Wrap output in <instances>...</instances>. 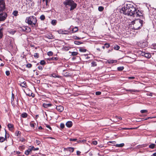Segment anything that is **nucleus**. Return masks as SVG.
Here are the masks:
<instances>
[{"instance_id":"45","label":"nucleus","mask_w":156,"mask_h":156,"mask_svg":"<svg viewBox=\"0 0 156 156\" xmlns=\"http://www.w3.org/2000/svg\"><path fill=\"white\" fill-rule=\"evenodd\" d=\"M152 48H153L154 49H156V44H153L152 45Z\"/></svg>"},{"instance_id":"21","label":"nucleus","mask_w":156,"mask_h":156,"mask_svg":"<svg viewBox=\"0 0 156 156\" xmlns=\"http://www.w3.org/2000/svg\"><path fill=\"white\" fill-rule=\"evenodd\" d=\"M124 146V143H122L120 144H116L115 146L117 147H122Z\"/></svg>"},{"instance_id":"64","label":"nucleus","mask_w":156,"mask_h":156,"mask_svg":"<svg viewBox=\"0 0 156 156\" xmlns=\"http://www.w3.org/2000/svg\"><path fill=\"white\" fill-rule=\"evenodd\" d=\"M152 155H153V156H156V152H155V153H154V154H153Z\"/></svg>"},{"instance_id":"63","label":"nucleus","mask_w":156,"mask_h":156,"mask_svg":"<svg viewBox=\"0 0 156 156\" xmlns=\"http://www.w3.org/2000/svg\"><path fill=\"white\" fill-rule=\"evenodd\" d=\"M75 38L76 39H80V38H79L78 37H77V36H76L75 37Z\"/></svg>"},{"instance_id":"20","label":"nucleus","mask_w":156,"mask_h":156,"mask_svg":"<svg viewBox=\"0 0 156 156\" xmlns=\"http://www.w3.org/2000/svg\"><path fill=\"white\" fill-rule=\"evenodd\" d=\"M31 31V30L30 27L27 26L26 27V32L27 33H29Z\"/></svg>"},{"instance_id":"27","label":"nucleus","mask_w":156,"mask_h":156,"mask_svg":"<svg viewBox=\"0 0 156 156\" xmlns=\"http://www.w3.org/2000/svg\"><path fill=\"white\" fill-rule=\"evenodd\" d=\"M155 145L154 144H151L149 145V147L151 149H153L154 148Z\"/></svg>"},{"instance_id":"8","label":"nucleus","mask_w":156,"mask_h":156,"mask_svg":"<svg viewBox=\"0 0 156 156\" xmlns=\"http://www.w3.org/2000/svg\"><path fill=\"white\" fill-rule=\"evenodd\" d=\"M58 32L60 34H68L69 32L67 30H64L62 29H60L58 30Z\"/></svg>"},{"instance_id":"26","label":"nucleus","mask_w":156,"mask_h":156,"mask_svg":"<svg viewBox=\"0 0 156 156\" xmlns=\"http://www.w3.org/2000/svg\"><path fill=\"white\" fill-rule=\"evenodd\" d=\"M119 48V46L118 45H115L114 46V48L115 50H118Z\"/></svg>"},{"instance_id":"16","label":"nucleus","mask_w":156,"mask_h":156,"mask_svg":"<svg viewBox=\"0 0 156 156\" xmlns=\"http://www.w3.org/2000/svg\"><path fill=\"white\" fill-rule=\"evenodd\" d=\"M135 20H134L130 24V25L129 27V28H130L131 29H135L133 26H132V25H133V26L134 24H135Z\"/></svg>"},{"instance_id":"41","label":"nucleus","mask_w":156,"mask_h":156,"mask_svg":"<svg viewBox=\"0 0 156 156\" xmlns=\"http://www.w3.org/2000/svg\"><path fill=\"white\" fill-rule=\"evenodd\" d=\"M117 62L116 60H111L109 62V63H115Z\"/></svg>"},{"instance_id":"38","label":"nucleus","mask_w":156,"mask_h":156,"mask_svg":"<svg viewBox=\"0 0 156 156\" xmlns=\"http://www.w3.org/2000/svg\"><path fill=\"white\" fill-rule=\"evenodd\" d=\"M140 112L141 113H147V110H142L140 111Z\"/></svg>"},{"instance_id":"52","label":"nucleus","mask_w":156,"mask_h":156,"mask_svg":"<svg viewBox=\"0 0 156 156\" xmlns=\"http://www.w3.org/2000/svg\"><path fill=\"white\" fill-rule=\"evenodd\" d=\"M155 118V117H148L146 118L144 120H147L149 119H151L152 118Z\"/></svg>"},{"instance_id":"40","label":"nucleus","mask_w":156,"mask_h":156,"mask_svg":"<svg viewBox=\"0 0 156 156\" xmlns=\"http://www.w3.org/2000/svg\"><path fill=\"white\" fill-rule=\"evenodd\" d=\"M47 54L48 56H51L53 55V52L51 51H49L48 52Z\"/></svg>"},{"instance_id":"36","label":"nucleus","mask_w":156,"mask_h":156,"mask_svg":"<svg viewBox=\"0 0 156 156\" xmlns=\"http://www.w3.org/2000/svg\"><path fill=\"white\" fill-rule=\"evenodd\" d=\"M34 56L35 58H38L39 57V55H38V54L37 53H35L34 55Z\"/></svg>"},{"instance_id":"55","label":"nucleus","mask_w":156,"mask_h":156,"mask_svg":"<svg viewBox=\"0 0 156 156\" xmlns=\"http://www.w3.org/2000/svg\"><path fill=\"white\" fill-rule=\"evenodd\" d=\"M38 68L40 70H41L43 69V68L41 66H38Z\"/></svg>"},{"instance_id":"62","label":"nucleus","mask_w":156,"mask_h":156,"mask_svg":"<svg viewBox=\"0 0 156 156\" xmlns=\"http://www.w3.org/2000/svg\"><path fill=\"white\" fill-rule=\"evenodd\" d=\"M64 49L66 50H68L69 49V48L68 47H65L64 48Z\"/></svg>"},{"instance_id":"9","label":"nucleus","mask_w":156,"mask_h":156,"mask_svg":"<svg viewBox=\"0 0 156 156\" xmlns=\"http://www.w3.org/2000/svg\"><path fill=\"white\" fill-rule=\"evenodd\" d=\"M57 110L59 112H61L63 111L64 110L63 107L61 105H59L56 107Z\"/></svg>"},{"instance_id":"22","label":"nucleus","mask_w":156,"mask_h":156,"mask_svg":"<svg viewBox=\"0 0 156 156\" xmlns=\"http://www.w3.org/2000/svg\"><path fill=\"white\" fill-rule=\"evenodd\" d=\"M26 27L25 26L21 27L20 28V30H22L23 32H26Z\"/></svg>"},{"instance_id":"37","label":"nucleus","mask_w":156,"mask_h":156,"mask_svg":"<svg viewBox=\"0 0 156 156\" xmlns=\"http://www.w3.org/2000/svg\"><path fill=\"white\" fill-rule=\"evenodd\" d=\"M26 67L28 68H30L32 66V65L30 63H28L26 65Z\"/></svg>"},{"instance_id":"47","label":"nucleus","mask_w":156,"mask_h":156,"mask_svg":"<svg viewBox=\"0 0 156 156\" xmlns=\"http://www.w3.org/2000/svg\"><path fill=\"white\" fill-rule=\"evenodd\" d=\"M36 143L37 145H39L40 144L41 142L39 140H36Z\"/></svg>"},{"instance_id":"35","label":"nucleus","mask_w":156,"mask_h":156,"mask_svg":"<svg viewBox=\"0 0 156 156\" xmlns=\"http://www.w3.org/2000/svg\"><path fill=\"white\" fill-rule=\"evenodd\" d=\"M104 46L107 48H108L110 46V44L107 43H105L104 44Z\"/></svg>"},{"instance_id":"30","label":"nucleus","mask_w":156,"mask_h":156,"mask_svg":"<svg viewBox=\"0 0 156 156\" xmlns=\"http://www.w3.org/2000/svg\"><path fill=\"white\" fill-rule=\"evenodd\" d=\"M104 8V7L102 6H99L98 8V10L99 11H103Z\"/></svg>"},{"instance_id":"3","label":"nucleus","mask_w":156,"mask_h":156,"mask_svg":"<svg viewBox=\"0 0 156 156\" xmlns=\"http://www.w3.org/2000/svg\"><path fill=\"white\" fill-rule=\"evenodd\" d=\"M63 4L66 7L67 5L71 7L70 10L72 11L76 8L77 4L73 0H66L63 2Z\"/></svg>"},{"instance_id":"33","label":"nucleus","mask_w":156,"mask_h":156,"mask_svg":"<svg viewBox=\"0 0 156 156\" xmlns=\"http://www.w3.org/2000/svg\"><path fill=\"white\" fill-rule=\"evenodd\" d=\"M91 66H97V64L96 63V62H94V61H93V62H91Z\"/></svg>"},{"instance_id":"24","label":"nucleus","mask_w":156,"mask_h":156,"mask_svg":"<svg viewBox=\"0 0 156 156\" xmlns=\"http://www.w3.org/2000/svg\"><path fill=\"white\" fill-rule=\"evenodd\" d=\"M78 30V27H75L72 30L73 32V33L76 32Z\"/></svg>"},{"instance_id":"23","label":"nucleus","mask_w":156,"mask_h":156,"mask_svg":"<svg viewBox=\"0 0 156 156\" xmlns=\"http://www.w3.org/2000/svg\"><path fill=\"white\" fill-rule=\"evenodd\" d=\"M58 59V58L57 57H52L51 58H49V59L50 60H52V61H56Z\"/></svg>"},{"instance_id":"28","label":"nucleus","mask_w":156,"mask_h":156,"mask_svg":"<svg viewBox=\"0 0 156 156\" xmlns=\"http://www.w3.org/2000/svg\"><path fill=\"white\" fill-rule=\"evenodd\" d=\"M124 67L123 66L119 67L117 68V69L119 71H121L124 69Z\"/></svg>"},{"instance_id":"31","label":"nucleus","mask_w":156,"mask_h":156,"mask_svg":"<svg viewBox=\"0 0 156 156\" xmlns=\"http://www.w3.org/2000/svg\"><path fill=\"white\" fill-rule=\"evenodd\" d=\"M40 19L41 20H44L45 19V17L44 15H41L40 17Z\"/></svg>"},{"instance_id":"43","label":"nucleus","mask_w":156,"mask_h":156,"mask_svg":"<svg viewBox=\"0 0 156 156\" xmlns=\"http://www.w3.org/2000/svg\"><path fill=\"white\" fill-rule=\"evenodd\" d=\"M65 127V125L63 123H61L60 124V127L61 129H63Z\"/></svg>"},{"instance_id":"56","label":"nucleus","mask_w":156,"mask_h":156,"mask_svg":"<svg viewBox=\"0 0 156 156\" xmlns=\"http://www.w3.org/2000/svg\"><path fill=\"white\" fill-rule=\"evenodd\" d=\"M46 127L47 128H49V129H50L51 130V127L48 125H47L46 126Z\"/></svg>"},{"instance_id":"1","label":"nucleus","mask_w":156,"mask_h":156,"mask_svg":"<svg viewBox=\"0 0 156 156\" xmlns=\"http://www.w3.org/2000/svg\"><path fill=\"white\" fill-rule=\"evenodd\" d=\"M136 10V8L133 5V4L129 2L125 4L124 6L121 9V13L125 15L133 16L134 15Z\"/></svg>"},{"instance_id":"17","label":"nucleus","mask_w":156,"mask_h":156,"mask_svg":"<svg viewBox=\"0 0 156 156\" xmlns=\"http://www.w3.org/2000/svg\"><path fill=\"white\" fill-rule=\"evenodd\" d=\"M45 37L48 39H52L54 38V37L52 34H50L45 36Z\"/></svg>"},{"instance_id":"4","label":"nucleus","mask_w":156,"mask_h":156,"mask_svg":"<svg viewBox=\"0 0 156 156\" xmlns=\"http://www.w3.org/2000/svg\"><path fill=\"white\" fill-rule=\"evenodd\" d=\"M143 12V11L141 10L140 11L139 10H137V17L140 16V18L142 19L141 20L137 18V21H139V23L140 25V26L141 27L142 26H143L144 20Z\"/></svg>"},{"instance_id":"12","label":"nucleus","mask_w":156,"mask_h":156,"mask_svg":"<svg viewBox=\"0 0 156 156\" xmlns=\"http://www.w3.org/2000/svg\"><path fill=\"white\" fill-rule=\"evenodd\" d=\"M66 125L67 127L69 128L72 126L73 123L71 121H68L66 123Z\"/></svg>"},{"instance_id":"46","label":"nucleus","mask_w":156,"mask_h":156,"mask_svg":"<svg viewBox=\"0 0 156 156\" xmlns=\"http://www.w3.org/2000/svg\"><path fill=\"white\" fill-rule=\"evenodd\" d=\"M95 94L97 95H100L101 94V92L100 91H97L96 92Z\"/></svg>"},{"instance_id":"42","label":"nucleus","mask_w":156,"mask_h":156,"mask_svg":"<svg viewBox=\"0 0 156 156\" xmlns=\"http://www.w3.org/2000/svg\"><path fill=\"white\" fill-rule=\"evenodd\" d=\"M56 22V20H53L51 21V23L53 25H55Z\"/></svg>"},{"instance_id":"51","label":"nucleus","mask_w":156,"mask_h":156,"mask_svg":"<svg viewBox=\"0 0 156 156\" xmlns=\"http://www.w3.org/2000/svg\"><path fill=\"white\" fill-rule=\"evenodd\" d=\"M69 140L70 141H76L77 140V139L76 138L72 139L71 138L69 139Z\"/></svg>"},{"instance_id":"10","label":"nucleus","mask_w":156,"mask_h":156,"mask_svg":"<svg viewBox=\"0 0 156 156\" xmlns=\"http://www.w3.org/2000/svg\"><path fill=\"white\" fill-rule=\"evenodd\" d=\"M7 126L9 130L12 131L14 129L13 125L12 124L9 123L8 124Z\"/></svg>"},{"instance_id":"50","label":"nucleus","mask_w":156,"mask_h":156,"mask_svg":"<svg viewBox=\"0 0 156 156\" xmlns=\"http://www.w3.org/2000/svg\"><path fill=\"white\" fill-rule=\"evenodd\" d=\"M5 74H6V75L7 76H8L10 74L9 71H6L5 72Z\"/></svg>"},{"instance_id":"61","label":"nucleus","mask_w":156,"mask_h":156,"mask_svg":"<svg viewBox=\"0 0 156 156\" xmlns=\"http://www.w3.org/2000/svg\"><path fill=\"white\" fill-rule=\"evenodd\" d=\"M141 121V119L140 118H137V122Z\"/></svg>"},{"instance_id":"2","label":"nucleus","mask_w":156,"mask_h":156,"mask_svg":"<svg viewBox=\"0 0 156 156\" xmlns=\"http://www.w3.org/2000/svg\"><path fill=\"white\" fill-rule=\"evenodd\" d=\"M26 22L28 24L31 25L33 27H34L35 26L37 22V20L36 18L34 16H30L27 17Z\"/></svg>"},{"instance_id":"13","label":"nucleus","mask_w":156,"mask_h":156,"mask_svg":"<svg viewBox=\"0 0 156 156\" xmlns=\"http://www.w3.org/2000/svg\"><path fill=\"white\" fill-rule=\"evenodd\" d=\"M52 105V104H50V103L47 104V103H44L43 104V107L45 108H47L50 107Z\"/></svg>"},{"instance_id":"29","label":"nucleus","mask_w":156,"mask_h":156,"mask_svg":"<svg viewBox=\"0 0 156 156\" xmlns=\"http://www.w3.org/2000/svg\"><path fill=\"white\" fill-rule=\"evenodd\" d=\"M31 151L28 148L27 150H26L25 152V154L26 155H28L29 154V152Z\"/></svg>"},{"instance_id":"39","label":"nucleus","mask_w":156,"mask_h":156,"mask_svg":"<svg viewBox=\"0 0 156 156\" xmlns=\"http://www.w3.org/2000/svg\"><path fill=\"white\" fill-rule=\"evenodd\" d=\"M40 64L41 65H44L46 64V62L44 60H41L40 62Z\"/></svg>"},{"instance_id":"32","label":"nucleus","mask_w":156,"mask_h":156,"mask_svg":"<svg viewBox=\"0 0 156 156\" xmlns=\"http://www.w3.org/2000/svg\"><path fill=\"white\" fill-rule=\"evenodd\" d=\"M74 43L75 44L77 45H79L82 43L78 41H75L74 42Z\"/></svg>"},{"instance_id":"60","label":"nucleus","mask_w":156,"mask_h":156,"mask_svg":"<svg viewBox=\"0 0 156 156\" xmlns=\"http://www.w3.org/2000/svg\"><path fill=\"white\" fill-rule=\"evenodd\" d=\"M135 78L134 77L132 76V77H128L129 79H133Z\"/></svg>"},{"instance_id":"6","label":"nucleus","mask_w":156,"mask_h":156,"mask_svg":"<svg viewBox=\"0 0 156 156\" xmlns=\"http://www.w3.org/2000/svg\"><path fill=\"white\" fill-rule=\"evenodd\" d=\"M5 9V4L3 0H0V12H2Z\"/></svg>"},{"instance_id":"7","label":"nucleus","mask_w":156,"mask_h":156,"mask_svg":"<svg viewBox=\"0 0 156 156\" xmlns=\"http://www.w3.org/2000/svg\"><path fill=\"white\" fill-rule=\"evenodd\" d=\"M7 16V14L5 12H1L0 13V21L5 20Z\"/></svg>"},{"instance_id":"44","label":"nucleus","mask_w":156,"mask_h":156,"mask_svg":"<svg viewBox=\"0 0 156 156\" xmlns=\"http://www.w3.org/2000/svg\"><path fill=\"white\" fill-rule=\"evenodd\" d=\"M78 54V53L76 52H73L72 53V55L73 56L76 55Z\"/></svg>"},{"instance_id":"11","label":"nucleus","mask_w":156,"mask_h":156,"mask_svg":"<svg viewBox=\"0 0 156 156\" xmlns=\"http://www.w3.org/2000/svg\"><path fill=\"white\" fill-rule=\"evenodd\" d=\"M5 138H4L3 137H0V142H3L5 140H6V133H7L5 129Z\"/></svg>"},{"instance_id":"58","label":"nucleus","mask_w":156,"mask_h":156,"mask_svg":"<svg viewBox=\"0 0 156 156\" xmlns=\"http://www.w3.org/2000/svg\"><path fill=\"white\" fill-rule=\"evenodd\" d=\"M128 90L129 91H130L131 92H136V90Z\"/></svg>"},{"instance_id":"49","label":"nucleus","mask_w":156,"mask_h":156,"mask_svg":"<svg viewBox=\"0 0 156 156\" xmlns=\"http://www.w3.org/2000/svg\"><path fill=\"white\" fill-rule=\"evenodd\" d=\"M92 143L94 145H96L98 144V142L94 140L93 141Z\"/></svg>"},{"instance_id":"48","label":"nucleus","mask_w":156,"mask_h":156,"mask_svg":"<svg viewBox=\"0 0 156 156\" xmlns=\"http://www.w3.org/2000/svg\"><path fill=\"white\" fill-rule=\"evenodd\" d=\"M35 123H30V126L31 127H33V128H34V127L35 126Z\"/></svg>"},{"instance_id":"57","label":"nucleus","mask_w":156,"mask_h":156,"mask_svg":"<svg viewBox=\"0 0 156 156\" xmlns=\"http://www.w3.org/2000/svg\"><path fill=\"white\" fill-rule=\"evenodd\" d=\"M81 152L79 151H77L76 152V154L77 155H79L80 154Z\"/></svg>"},{"instance_id":"14","label":"nucleus","mask_w":156,"mask_h":156,"mask_svg":"<svg viewBox=\"0 0 156 156\" xmlns=\"http://www.w3.org/2000/svg\"><path fill=\"white\" fill-rule=\"evenodd\" d=\"M66 150L70 152H73L74 151V148L72 147H68L66 148Z\"/></svg>"},{"instance_id":"34","label":"nucleus","mask_w":156,"mask_h":156,"mask_svg":"<svg viewBox=\"0 0 156 156\" xmlns=\"http://www.w3.org/2000/svg\"><path fill=\"white\" fill-rule=\"evenodd\" d=\"M79 50L80 51L82 52H85L87 51L86 49L82 48H80Z\"/></svg>"},{"instance_id":"18","label":"nucleus","mask_w":156,"mask_h":156,"mask_svg":"<svg viewBox=\"0 0 156 156\" xmlns=\"http://www.w3.org/2000/svg\"><path fill=\"white\" fill-rule=\"evenodd\" d=\"M20 86L23 87H27L26 83L25 82H23L20 84Z\"/></svg>"},{"instance_id":"19","label":"nucleus","mask_w":156,"mask_h":156,"mask_svg":"<svg viewBox=\"0 0 156 156\" xmlns=\"http://www.w3.org/2000/svg\"><path fill=\"white\" fill-rule=\"evenodd\" d=\"M27 114L26 112H23L21 116L23 118H26L27 116Z\"/></svg>"},{"instance_id":"54","label":"nucleus","mask_w":156,"mask_h":156,"mask_svg":"<svg viewBox=\"0 0 156 156\" xmlns=\"http://www.w3.org/2000/svg\"><path fill=\"white\" fill-rule=\"evenodd\" d=\"M52 76L54 77H58V76H57L56 75V74L55 73L52 74Z\"/></svg>"},{"instance_id":"59","label":"nucleus","mask_w":156,"mask_h":156,"mask_svg":"<svg viewBox=\"0 0 156 156\" xmlns=\"http://www.w3.org/2000/svg\"><path fill=\"white\" fill-rule=\"evenodd\" d=\"M109 142L113 144H115V142L114 141H110Z\"/></svg>"},{"instance_id":"25","label":"nucleus","mask_w":156,"mask_h":156,"mask_svg":"<svg viewBox=\"0 0 156 156\" xmlns=\"http://www.w3.org/2000/svg\"><path fill=\"white\" fill-rule=\"evenodd\" d=\"M18 12L17 11H14L12 13V14L15 16H17L18 15Z\"/></svg>"},{"instance_id":"53","label":"nucleus","mask_w":156,"mask_h":156,"mask_svg":"<svg viewBox=\"0 0 156 156\" xmlns=\"http://www.w3.org/2000/svg\"><path fill=\"white\" fill-rule=\"evenodd\" d=\"M30 147H31L30 148H29V149L31 151H32V150H34V147L33 146H31Z\"/></svg>"},{"instance_id":"15","label":"nucleus","mask_w":156,"mask_h":156,"mask_svg":"<svg viewBox=\"0 0 156 156\" xmlns=\"http://www.w3.org/2000/svg\"><path fill=\"white\" fill-rule=\"evenodd\" d=\"M4 29L3 27H0V39H1L3 36V30Z\"/></svg>"},{"instance_id":"5","label":"nucleus","mask_w":156,"mask_h":156,"mask_svg":"<svg viewBox=\"0 0 156 156\" xmlns=\"http://www.w3.org/2000/svg\"><path fill=\"white\" fill-rule=\"evenodd\" d=\"M137 53L138 54V55L139 56H143L147 58H149L151 56V54L148 53H145L141 50L137 51Z\"/></svg>"}]
</instances>
